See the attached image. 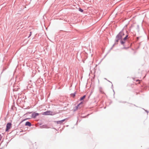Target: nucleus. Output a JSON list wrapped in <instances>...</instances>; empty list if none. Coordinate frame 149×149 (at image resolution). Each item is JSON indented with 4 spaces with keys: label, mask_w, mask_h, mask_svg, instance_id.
Segmentation results:
<instances>
[{
    "label": "nucleus",
    "mask_w": 149,
    "mask_h": 149,
    "mask_svg": "<svg viewBox=\"0 0 149 149\" xmlns=\"http://www.w3.org/2000/svg\"><path fill=\"white\" fill-rule=\"evenodd\" d=\"M107 81H109V82H111H111H110V81H109V80H107Z\"/></svg>",
    "instance_id": "obj_29"
},
{
    "label": "nucleus",
    "mask_w": 149,
    "mask_h": 149,
    "mask_svg": "<svg viewBox=\"0 0 149 149\" xmlns=\"http://www.w3.org/2000/svg\"><path fill=\"white\" fill-rule=\"evenodd\" d=\"M66 119V118L64 119L61 120L57 121V124H61L64 122Z\"/></svg>",
    "instance_id": "obj_7"
},
{
    "label": "nucleus",
    "mask_w": 149,
    "mask_h": 149,
    "mask_svg": "<svg viewBox=\"0 0 149 149\" xmlns=\"http://www.w3.org/2000/svg\"><path fill=\"white\" fill-rule=\"evenodd\" d=\"M33 113V112H27L26 114H25L24 115V116L26 115V114H27L28 113Z\"/></svg>",
    "instance_id": "obj_16"
},
{
    "label": "nucleus",
    "mask_w": 149,
    "mask_h": 149,
    "mask_svg": "<svg viewBox=\"0 0 149 149\" xmlns=\"http://www.w3.org/2000/svg\"><path fill=\"white\" fill-rule=\"evenodd\" d=\"M83 104V102H81L79 104H78V106H79V105Z\"/></svg>",
    "instance_id": "obj_17"
},
{
    "label": "nucleus",
    "mask_w": 149,
    "mask_h": 149,
    "mask_svg": "<svg viewBox=\"0 0 149 149\" xmlns=\"http://www.w3.org/2000/svg\"><path fill=\"white\" fill-rule=\"evenodd\" d=\"M86 97V95H83V96H82L80 98V101L83 100Z\"/></svg>",
    "instance_id": "obj_10"
},
{
    "label": "nucleus",
    "mask_w": 149,
    "mask_h": 149,
    "mask_svg": "<svg viewBox=\"0 0 149 149\" xmlns=\"http://www.w3.org/2000/svg\"><path fill=\"white\" fill-rule=\"evenodd\" d=\"M128 104H132L130 103H128Z\"/></svg>",
    "instance_id": "obj_25"
},
{
    "label": "nucleus",
    "mask_w": 149,
    "mask_h": 149,
    "mask_svg": "<svg viewBox=\"0 0 149 149\" xmlns=\"http://www.w3.org/2000/svg\"><path fill=\"white\" fill-rule=\"evenodd\" d=\"M104 79L107 80V79H106V78H104Z\"/></svg>",
    "instance_id": "obj_28"
},
{
    "label": "nucleus",
    "mask_w": 149,
    "mask_h": 149,
    "mask_svg": "<svg viewBox=\"0 0 149 149\" xmlns=\"http://www.w3.org/2000/svg\"><path fill=\"white\" fill-rule=\"evenodd\" d=\"M116 43H115L113 44V45L112 46V47H114V45H116Z\"/></svg>",
    "instance_id": "obj_21"
},
{
    "label": "nucleus",
    "mask_w": 149,
    "mask_h": 149,
    "mask_svg": "<svg viewBox=\"0 0 149 149\" xmlns=\"http://www.w3.org/2000/svg\"><path fill=\"white\" fill-rule=\"evenodd\" d=\"M146 111L147 112H148V111L147 110H146Z\"/></svg>",
    "instance_id": "obj_30"
},
{
    "label": "nucleus",
    "mask_w": 149,
    "mask_h": 149,
    "mask_svg": "<svg viewBox=\"0 0 149 149\" xmlns=\"http://www.w3.org/2000/svg\"><path fill=\"white\" fill-rule=\"evenodd\" d=\"M27 108H25V109H27Z\"/></svg>",
    "instance_id": "obj_32"
},
{
    "label": "nucleus",
    "mask_w": 149,
    "mask_h": 149,
    "mask_svg": "<svg viewBox=\"0 0 149 149\" xmlns=\"http://www.w3.org/2000/svg\"><path fill=\"white\" fill-rule=\"evenodd\" d=\"M137 27L138 28H139V26L138 25H137Z\"/></svg>",
    "instance_id": "obj_26"
},
{
    "label": "nucleus",
    "mask_w": 149,
    "mask_h": 149,
    "mask_svg": "<svg viewBox=\"0 0 149 149\" xmlns=\"http://www.w3.org/2000/svg\"><path fill=\"white\" fill-rule=\"evenodd\" d=\"M52 112L50 111H48L43 112L42 114L44 115H52Z\"/></svg>",
    "instance_id": "obj_4"
},
{
    "label": "nucleus",
    "mask_w": 149,
    "mask_h": 149,
    "mask_svg": "<svg viewBox=\"0 0 149 149\" xmlns=\"http://www.w3.org/2000/svg\"><path fill=\"white\" fill-rule=\"evenodd\" d=\"M39 114L38 113L33 112L31 115V117L33 118H35L36 116H38Z\"/></svg>",
    "instance_id": "obj_5"
},
{
    "label": "nucleus",
    "mask_w": 149,
    "mask_h": 149,
    "mask_svg": "<svg viewBox=\"0 0 149 149\" xmlns=\"http://www.w3.org/2000/svg\"><path fill=\"white\" fill-rule=\"evenodd\" d=\"M12 125V124L10 123H7L6 125V131H8L9 130L11 126Z\"/></svg>",
    "instance_id": "obj_2"
},
{
    "label": "nucleus",
    "mask_w": 149,
    "mask_h": 149,
    "mask_svg": "<svg viewBox=\"0 0 149 149\" xmlns=\"http://www.w3.org/2000/svg\"><path fill=\"white\" fill-rule=\"evenodd\" d=\"M113 47H111L109 50V51H110L113 49Z\"/></svg>",
    "instance_id": "obj_24"
},
{
    "label": "nucleus",
    "mask_w": 149,
    "mask_h": 149,
    "mask_svg": "<svg viewBox=\"0 0 149 149\" xmlns=\"http://www.w3.org/2000/svg\"><path fill=\"white\" fill-rule=\"evenodd\" d=\"M120 42L121 45H123V46H125V41L124 40H123L122 39L121 40H120Z\"/></svg>",
    "instance_id": "obj_9"
},
{
    "label": "nucleus",
    "mask_w": 149,
    "mask_h": 149,
    "mask_svg": "<svg viewBox=\"0 0 149 149\" xmlns=\"http://www.w3.org/2000/svg\"><path fill=\"white\" fill-rule=\"evenodd\" d=\"M29 119V118H26V119H24V120H23V121H24V120H27Z\"/></svg>",
    "instance_id": "obj_23"
},
{
    "label": "nucleus",
    "mask_w": 149,
    "mask_h": 149,
    "mask_svg": "<svg viewBox=\"0 0 149 149\" xmlns=\"http://www.w3.org/2000/svg\"><path fill=\"white\" fill-rule=\"evenodd\" d=\"M139 81V80H136V81Z\"/></svg>",
    "instance_id": "obj_27"
},
{
    "label": "nucleus",
    "mask_w": 149,
    "mask_h": 149,
    "mask_svg": "<svg viewBox=\"0 0 149 149\" xmlns=\"http://www.w3.org/2000/svg\"><path fill=\"white\" fill-rule=\"evenodd\" d=\"M79 11L80 12H83L84 11L81 8H79Z\"/></svg>",
    "instance_id": "obj_14"
},
{
    "label": "nucleus",
    "mask_w": 149,
    "mask_h": 149,
    "mask_svg": "<svg viewBox=\"0 0 149 149\" xmlns=\"http://www.w3.org/2000/svg\"><path fill=\"white\" fill-rule=\"evenodd\" d=\"M31 34H32V32L31 31H30V34H29V36H28V38H29L31 36Z\"/></svg>",
    "instance_id": "obj_19"
},
{
    "label": "nucleus",
    "mask_w": 149,
    "mask_h": 149,
    "mask_svg": "<svg viewBox=\"0 0 149 149\" xmlns=\"http://www.w3.org/2000/svg\"><path fill=\"white\" fill-rule=\"evenodd\" d=\"M99 91L102 94H104L105 93L103 91L102 88L101 87H99Z\"/></svg>",
    "instance_id": "obj_8"
},
{
    "label": "nucleus",
    "mask_w": 149,
    "mask_h": 149,
    "mask_svg": "<svg viewBox=\"0 0 149 149\" xmlns=\"http://www.w3.org/2000/svg\"><path fill=\"white\" fill-rule=\"evenodd\" d=\"M119 102H120V103L122 102V103H126V102H120V101Z\"/></svg>",
    "instance_id": "obj_22"
},
{
    "label": "nucleus",
    "mask_w": 149,
    "mask_h": 149,
    "mask_svg": "<svg viewBox=\"0 0 149 149\" xmlns=\"http://www.w3.org/2000/svg\"><path fill=\"white\" fill-rule=\"evenodd\" d=\"M25 125L30 127L32 125L31 123L29 121H27L25 123Z\"/></svg>",
    "instance_id": "obj_6"
},
{
    "label": "nucleus",
    "mask_w": 149,
    "mask_h": 149,
    "mask_svg": "<svg viewBox=\"0 0 149 149\" xmlns=\"http://www.w3.org/2000/svg\"><path fill=\"white\" fill-rule=\"evenodd\" d=\"M128 35H127L125 36V37L123 39V40H124L125 41L128 38Z\"/></svg>",
    "instance_id": "obj_11"
},
{
    "label": "nucleus",
    "mask_w": 149,
    "mask_h": 149,
    "mask_svg": "<svg viewBox=\"0 0 149 149\" xmlns=\"http://www.w3.org/2000/svg\"><path fill=\"white\" fill-rule=\"evenodd\" d=\"M2 138V136L0 134V141L1 140Z\"/></svg>",
    "instance_id": "obj_20"
},
{
    "label": "nucleus",
    "mask_w": 149,
    "mask_h": 149,
    "mask_svg": "<svg viewBox=\"0 0 149 149\" xmlns=\"http://www.w3.org/2000/svg\"><path fill=\"white\" fill-rule=\"evenodd\" d=\"M121 37L119 36H116V39L115 40V43L116 44H118L119 40H121Z\"/></svg>",
    "instance_id": "obj_3"
},
{
    "label": "nucleus",
    "mask_w": 149,
    "mask_h": 149,
    "mask_svg": "<svg viewBox=\"0 0 149 149\" xmlns=\"http://www.w3.org/2000/svg\"><path fill=\"white\" fill-rule=\"evenodd\" d=\"M129 48V47H125L124 46V47L123 48H122V49H127Z\"/></svg>",
    "instance_id": "obj_15"
},
{
    "label": "nucleus",
    "mask_w": 149,
    "mask_h": 149,
    "mask_svg": "<svg viewBox=\"0 0 149 149\" xmlns=\"http://www.w3.org/2000/svg\"><path fill=\"white\" fill-rule=\"evenodd\" d=\"M76 93V92H75L71 94L70 95L74 97L75 96Z\"/></svg>",
    "instance_id": "obj_12"
},
{
    "label": "nucleus",
    "mask_w": 149,
    "mask_h": 149,
    "mask_svg": "<svg viewBox=\"0 0 149 149\" xmlns=\"http://www.w3.org/2000/svg\"><path fill=\"white\" fill-rule=\"evenodd\" d=\"M79 106H78V105L76 107V108L75 109H74V111H75L78 108V107Z\"/></svg>",
    "instance_id": "obj_18"
},
{
    "label": "nucleus",
    "mask_w": 149,
    "mask_h": 149,
    "mask_svg": "<svg viewBox=\"0 0 149 149\" xmlns=\"http://www.w3.org/2000/svg\"><path fill=\"white\" fill-rule=\"evenodd\" d=\"M41 128H47V126L46 125H43L41 126Z\"/></svg>",
    "instance_id": "obj_13"
},
{
    "label": "nucleus",
    "mask_w": 149,
    "mask_h": 149,
    "mask_svg": "<svg viewBox=\"0 0 149 149\" xmlns=\"http://www.w3.org/2000/svg\"><path fill=\"white\" fill-rule=\"evenodd\" d=\"M113 85H112L111 87H113Z\"/></svg>",
    "instance_id": "obj_31"
},
{
    "label": "nucleus",
    "mask_w": 149,
    "mask_h": 149,
    "mask_svg": "<svg viewBox=\"0 0 149 149\" xmlns=\"http://www.w3.org/2000/svg\"><path fill=\"white\" fill-rule=\"evenodd\" d=\"M124 28H123L121 31L118 34L117 36H119L121 37V38L122 39L123 37L125 35L124 32Z\"/></svg>",
    "instance_id": "obj_1"
}]
</instances>
